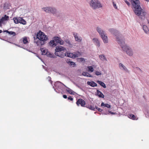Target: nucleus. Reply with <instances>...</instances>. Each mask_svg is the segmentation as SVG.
Masks as SVG:
<instances>
[{
    "label": "nucleus",
    "instance_id": "1",
    "mask_svg": "<svg viewBox=\"0 0 149 149\" xmlns=\"http://www.w3.org/2000/svg\"><path fill=\"white\" fill-rule=\"evenodd\" d=\"M131 2L134 8V12L135 14L139 16L142 19L145 18V16L146 13L142 9L140 5L139 1L138 0H131Z\"/></svg>",
    "mask_w": 149,
    "mask_h": 149
},
{
    "label": "nucleus",
    "instance_id": "2",
    "mask_svg": "<svg viewBox=\"0 0 149 149\" xmlns=\"http://www.w3.org/2000/svg\"><path fill=\"white\" fill-rule=\"evenodd\" d=\"M118 42L119 44L123 50L125 51L126 53L129 56L133 55V53L131 49L125 45V42L123 39H120L119 37H116Z\"/></svg>",
    "mask_w": 149,
    "mask_h": 149
},
{
    "label": "nucleus",
    "instance_id": "3",
    "mask_svg": "<svg viewBox=\"0 0 149 149\" xmlns=\"http://www.w3.org/2000/svg\"><path fill=\"white\" fill-rule=\"evenodd\" d=\"M42 9V10L47 13H51L57 17L60 16V13L54 7L48 6L43 7Z\"/></svg>",
    "mask_w": 149,
    "mask_h": 149
},
{
    "label": "nucleus",
    "instance_id": "4",
    "mask_svg": "<svg viewBox=\"0 0 149 149\" xmlns=\"http://www.w3.org/2000/svg\"><path fill=\"white\" fill-rule=\"evenodd\" d=\"M58 43L60 45H63L64 41L61 38L58 37H54L53 39L51 40L49 42V45L52 47L56 46Z\"/></svg>",
    "mask_w": 149,
    "mask_h": 149
},
{
    "label": "nucleus",
    "instance_id": "5",
    "mask_svg": "<svg viewBox=\"0 0 149 149\" xmlns=\"http://www.w3.org/2000/svg\"><path fill=\"white\" fill-rule=\"evenodd\" d=\"M89 4L90 6L94 9L102 7L101 4L98 0H91Z\"/></svg>",
    "mask_w": 149,
    "mask_h": 149
},
{
    "label": "nucleus",
    "instance_id": "6",
    "mask_svg": "<svg viewBox=\"0 0 149 149\" xmlns=\"http://www.w3.org/2000/svg\"><path fill=\"white\" fill-rule=\"evenodd\" d=\"M36 38V39L42 40L45 41L48 40L47 36L45 35L44 33L40 31L37 33Z\"/></svg>",
    "mask_w": 149,
    "mask_h": 149
},
{
    "label": "nucleus",
    "instance_id": "7",
    "mask_svg": "<svg viewBox=\"0 0 149 149\" xmlns=\"http://www.w3.org/2000/svg\"><path fill=\"white\" fill-rule=\"evenodd\" d=\"M54 85L56 88L61 90L63 89V86H65L64 84L59 81H57L55 82Z\"/></svg>",
    "mask_w": 149,
    "mask_h": 149
},
{
    "label": "nucleus",
    "instance_id": "8",
    "mask_svg": "<svg viewBox=\"0 0 149 149\" xmlns=\"http://www.w3.org/2000/svg\"><path fill=\"white\" fill-rule=\"evenodd\" d=\"M33 38L34 40V42L37 44L38 46L41 47L45 44V41L39 39H38L37 41H36V40L37 39H36V37L34 36Z\"/></svg>",
    "mask_w": 149,
    "mask_h": 149
},
{
    "label": "nucleus",
    "instance_id": "9",
    "mask_svg": "<svg viewBox=\"0 0 149 149\" xmlns=\"http://www.w3.org/2000/svg\"><path fill=\"white\" fill-rule=\"evenodd\" d=\"M76 104L78 106L80 105L82 107H85L86 102L83 99H79L77 101Z\"/></svg>",
    "mask_w": 149,
    "mask_h": 149
},
{
    "label": "nucleus",
    "instance_id": "10",
    "mask_svg": "<svg viewBox=\"0 0 149 149\" xmlns=\"http://www.w3.org/2000/svg\"><path fill=\"white\" fill-rule=\"evenodd\" d=\"M65 55L68 57L74 58H76L78 57V55L77 54H74L73 53L69 52H66L65 53Z\"/></svg>",
    "mask_w": 149,
    "mask_h": 149
},
{
    "label": "nucleus",
    "instance_id": "11",
    "mask_svg": "<svg viewBox=\"0 0 149 149\" xmlns=\"http://www.w3.org/2000/svg\"><path fill=\"white\" fill-rule=\"evenodd\" d=\"M73 35L76 41L79 42H81L82 40V38L80 37H78L77 33H73Z\"/></svg>",
    "mask_w": 149,
    "mask_h": 149
},
{
    "label": "nucleus",
    "instance_id": "12",
    "mask_svg": "<svg viewBox=\"0 0 149 149\" xmlns=\"http://www.w3.org/2000/svg\"><path fill=\"white\" fill-rule=\"evenodd\" d=\"M96 30L100 34V36H102V35L105 33V31L99 27H97Z\"/></svg>",
    "mask_w": 149,
    "mask_h": 149
},
{
    "label": "nucleus",
    "instance_id": "13",
    "mask_svg": "<svg viewBox=\"0 0 149 149\" xmlns=\"http://www.w3.org/2000/svg\"><path fill=\"white\" fill-rule=\"evenodd\" d=\"M93 41L97 47H99L100 45V42L98 39L97 38H94Z\"/></svg>",
    "mask_w": 149,
    "mask_h": 149
},
{
    "label": "nucleus",
    "instance_id": "14",
    "mask_svg": "<svg viewBox=\"0 0 149 149\" xmlns=\"http://www.w3.org/2000/svg\"><path fill=\"white\" fill-rule=\"evenodd\" d=\"M65 48L61 46H57L56 47L55 51L56 52H60L61 51H63L65 50Z\"/></svg>",
    "mask_w": 149,
    "mask_h": 149
},
{
    "label": "nucleus",
    "instance_id": "15",
    "mask_svg": "<svg viewBox=\"0 0 149 149\" xmlns=\"http://www.w3.org/2000/svg\"><path fill=\"white\" fill-rule=\"evenodd\" d=\"M66 62L70 66L72 67H74L76 65L74 62L71 61L70 59H67L66 60Z\"/></svg>",
    "mask_w": 149,
    "mask_h": 149
},
{
    "label": "nucleus",
    "instance_id": "16",
    "mask_svg": "<svg viewBox=\"0 0 149 149\" xmlns=\"http://www.w3.org/2000/svg\"><path fill=\"white\" fill-rule=\"evenodd\" d=\"M9 17L7 15H5L4 17H2V18L0 19V20L3 23L4 22L7 21L9 19Z\"/></svg>",
    "mask_w": 149,
    "mask_h": 149
},
{
    "label": "nucleus",
    "instance_id": "17",
    "mask_svg": "<svg viewBox=\"0 0 149 149\" xmlns=\"http://www.w3.org/2000/svg\"><path fill=\"white\" fill-rule=\"evenodd\" d=\"M102 36H100V37L102 39L104 43H107L108 42L107 37V36H106V34L105 33V34L102 35Z\"/></svg>",
    "mask_w": 149,
    "mask_h": 149
},
{
    "label": "nucleus",
    "instance_id": "18",
    "mask_svg": "<svg viewBox=\"0 0 149 149\" xmlns=\"http://www.w3.org/2000/svg\"><path fill=\"white\" fill-rule=\"evenodd\" d=\"M87 84L92 87H95L97 86V84L93 81H88Z\"/></svg>",
    "mask_w": 149,
    "mask_h": 149
},
{
    "label": "nucleus",
    "instance_id": "19",
    "mask_svg": "<svg viewBox=\"0 0 149 149\" xmlns=\"http://www.w3.org/2000/svg\"><path fill=\"white\" fill-rule=\"evenodd\" d=\"M19 23L22 24L24 25L26 24V22L25 20L22 17H19Z\"/></svg>",
    "mask_w": 149,
    "mask_h": 149
},
{
    "label": "nucleus",
    "instance_id": "20",
    "mask_svg": "<svg viewBox=\"0 0 149 149\" xmlns=\"http://www.w3.org/2000/svg\"><path fill=\"white\" fill-rule=\"evenodd\" d=\"M82 75L84 76L92 77L93 76L88 72H83L82 73Z\"/></svg>",
    "mask_w": 149,
    "mask_h": 149
},
{
    "label": "nucleus",
    "instance_id": "21",
    "mask_svg": "<svg viewBox=\"0 0 149 149\" xmlns=\"http://www.w3.org/2000/svg\"><path fill=\"white\" fill-rule=\"evenodd\" d=\"M101 106L102 107L104 108V107H107L108 108H110L111 105L107 104H104L103 102L101 103Z\"/></svg>",
    "mask_w": 149,
    "mask_h": 149
},
{
    "label": "nucleus",
    "instance_id": "22",
    "mask_svg": "<svg viewBox=\"0 0 149 149\" xmlns=\"http://www.w3.org/2000/svg\"><path fill=\"white\" fill-rule=\"evenodd\" d=\"M97 95L99 97L103 98L104 97V95L101 91L98 90H97Z\"/></svg>",
    "mask_w": 149,
    "mask_h": 149
},
{
    "label": "nucleus",
    "instance_id": "23",
    "mask_svg": "<svg viewBox=\"0 0 149 149\" xmlns=\"http://www.w3.org/2000/svg\"><path fill=\"white\" fill-rule=\"evenodd\" d=\"M119 66L121 69L124 70L126 71H128L127 68L122 63H120L119 64Z\"/></svg>",
    "mask_w": 149,
    "mask_h": 149
},
{
    "label": "nucleus",
    "instance_id": "24",
    "mask_svg": "<svg viewBox=\"0 0 149 149\" xmlns=\"http://www.w3.org/2000/svg\"><path fill=\"white\" fill-rule=\"evenodd\" d=\"M97 82L100 85L103 87L104 88H105L106 87L105 84L102 81H101L98 80L97 81Z\"/></svg>",
    "mask_w": 149,
    "mask_h": 149
},
{
    "label": "nucleus",
    "instance_id": "25",
    "mask_svg": "<svg viewBox=\"0 0 149 149\" xmlns=\"http://www.w3.org/2000/svg\"><path fill=\"white\" fill-rule=\"evenodd\" d=\"M46 55L47 56L51 58H56V56L54 54H52L49 52H47Z\"/></svg>",
    "mask_w": 149,
    "mask_h": 149
},
{
    "label": "nucleus",
    "instance_id": "26",
    "mask_svg": "<svg viewBox=\"0 0 149 149\" xmlns=\"http://www.w3.org/2000/svg\"><path fill=\"white\" fill-rule=\"evenodd\" d=\"M143 28L146 33H147L148 32L149 29L146 25H143Z\"/></svg>",
    "mask_w": 149,
    "mask_h": 149
},
{
    "label": "nucleus",
    "instance_id": "27",
    "mask_svg": "<svg viewBox=\"0 0 149 149\" xmlns=\"http://www.w3.org/2000/svg\"><path fill=\"white\" fill-rule=\"evenodd\" d=\"M66 90L70 94L72 95H74L75 93L72 90L68 88H67V89H66Z\"/></svg>",
    "mask_w": 149,
    "mask_h": 149
},
{
    "label": "nucleus",
    "instance_id": "28",
    "mask_svg": "<svg viewBox=\"0 0 149 149\" xmlns=\"http://www.w3.org/2000/svg\"><path fill=\"white\" fill-rule=\"evenodd\" d=\"M99 57L103 61H107L105 56L103 54L99 55Z\"/></svg>",
    "mask_w": 149,
    "mask_h": 149
},
{
    "label": "nucleus",
    "instance_id": "29",
    "mask_svg": "<svg viewBox=\"0 0 149 149\" xmlns=\"http://www.w3.org/2000/svg\"><path fill=\"white\" fill-rule=\"evenodd\" d=\"M129 118L132 119L133 120H136V116L134 114H133L132 113L130 114H129Z\"/></svg>",
    "mask_w": 149,
    "mask_h": 149
},
{
    "label": "nucleus",
    "instance_id": "30",
    "mask_svg": "<svg viewBox=\"0 0 149 149\" xmlns=\"http://www.w3.org/2000/svg\"><path fill=\"white\" fill-rule=\"evenodd\" d=\"M19 17H14L13 18V19L14 21V22L15 24H18L19 23Z\"/></svg>",
    "mask_w": 149,
    "mask_h": 149
},
{
    "label": "nucleus",
    "instance_id": "31",
    "mask_svg": "<svg viewBox=\"0 0 149 149\" xmlns=\"http://www.w3.org/2000/svg\"><path fill=\"white\" fill-rule=\"evenodd\" d=\"M85 107H86L87 108H88L91 110H93V111H95V109L94 108L93 106H92V105H87V106H85Z\"/></svg>",
    "mask_w": 149,
    "mask_h": 149
},
{
    "label": "nucleus",
    "instance_id": "32",
    "mask_svg": "<svg viewBox=\"0 0 149 149\" xmlns=\"http://www.w3.org/2000/svg\"><path fill=\"white\" fill-rule=\"evenodd\" d=\"M40 49L42 52V55H45L47 54V52H46V51L45 49L43 48H41Z\"/></svg>",
    "mask_w": 149,
    "mask_h": 149
},
{
    "label": "nucleus",
    "instance_id": "33",
    "mask_svg": "<svg viewBox=\"0 0 149 149\" xmlns=\"http://www.w3.org/2000/svg\"><path fill=\"white\" fill-rule=\"evenodd\" d=\"M23 42L24 44H26L28 43L27 38L26 37H24L23 38Z\"/></svg>",
    "mask_w": 149,
    "mask_h": 149
},
{
    "label": "nucleus",
    "instance_id": "34",
    "mask_svg": "<svg viewBox=\"0 0 149 149\" xmlns=\"http://www.w3.org/2000/svg\"><path fill=\"white\" fill-rule=\"evenodd\" d=\"M88 71L92 72L93 71L94 69L93 67L92 66H89L88 67Z\"/></svg>",
    "mask_w": 149,
    "mask_h": 149
},
{
    "label": "nucleus",
    "instance_id": "35",
    "mask_svg": "<svg viewBox=\"0 0 149 149\" xmlns=\"http://www.w3.org/2000/svg\"><path fill=\"white\" fill-rule=\"evenodd\" d=\"M65 41L68 44V45L71 46L72 45V44L71 43L69 39H66L65 40Z\"/></svg>",
    "mask_w": 149,
    "mask_h": 149
},
{
    "label": "nucleus",
    "instance_id": "36",
    "mask_svg": "<svg viewBox=\"0 0 149 149\" xmlns=\"http://www.w3.org/2000/svg\"><path fill=\"white\" fill-rule=\"evenodd\" d=\"M65 56V54H64L63 53H62V52H59L58 56L61 58H63Z\"/></svg>",
    "mask_w": 149,
    "mask_h": 149
},
{
    "label": "nucleus",
    "instance_id": "37",
    "mask_svg": "<svg viewBox=\"0 0 149 149\" xmlns=\"http://www.w3.org/2000/svg\"><path fill=\"white\" fill-rule=\"evenodd\" d=\"M8 34L10 35H13V36H15L16 35V33L15 32L12 31H9Z\"/></svg>",
    "mask_w": 149,
    "mask_h": 149
},
{
    "label": "nucleus",
    "instance_id": "38",
    "mask_svg": "<svg viewBox=\"0 0 149 149\" xmlns=\"http://www.w3.org/2000/svg\"><path fill=\"white\" fill-rule=\"evenodd\" d=\"M95 74L97 76H98L100 75H101V72H99L98 71H96L95 72Z\"/></svg>",
    "mask_w": 149,
    "mask_h": 149
},
{
    "label": "nucleus",
    "instance_id": "39",
    "mask_svg": "<svg viewBox=\"0 0 149 149\" xmlns=\"http://www.w3.org/2000/svg\"><path fill=\"white\" fill-rule=\"evenodd\" d=\"M53 88H54V90L56 92L58 93H60V91L59 90V89L58 88H54V86H53Z\"/></svg>",
    "mask_w": 149,
    "mask_h": 149
},
{
    "label": "nucleus",
    "instance_id": "40",
    "mask_svg": "<svg viewBox=\"0 0 149 149\" xmlns=\"http://www.w3.org/2000/svg\"><path fill=\"white\" fill-rule=\"evenodd\" d=\"M47 79H48V80L49 81L51 84L52 85V81L51 80V78L49 76L48 77H47Z\"/></svg>",
    "mask_w": 149,
    "mask_h": 149
},
{
    "label": "nucleus",
    "instance_id": "41",
    "mask_svg": "<svg viewBox=\"0 0 149 149\" xmlns=\"http://www.w3.org/2000/svg\"><path fill=\"white\" fill-rule=\"evenodd\" d=\"M113 4L114 8L116 9H118L116 4L114 2H113Z\"/></svg>",
    "mask_w": 149,
    "mask_h": 149
},
{
    "label": "nucleus",
    "instance_id": "42",
    "mask_svg": "<svg viewBox=\"0 0 149 149\" xmlns=\"http://www.w3.org/2000/svg\"><path fill=\"white\" fill-rule=\"evenodd\" d=\"M68 100H70L71 101H72L73 100V98L71 96H69L68 97Z\"/></svg>",
    "mask_w": 149,
    "mask_h": 149
},
{
    "label": "nucleus",
    "instance_id": "43",
    "mask_svg": "<svg viewBox=\"0 0 149 149\" xmlns=\"http://www.w3.org/2000/svg\"><path fill=\"white\" fill-rule=\"evenodd\" d=\"M125 1L128 6H130V3L127 0H125Z\"/></svg>",
    "mask_w": 149,
    "mask_h": 149
},
{
    "label": "nucleus",
    "instance_id": "44",
    "mask_svg": "<svg viewBox=\"0 0 149 149\" xmlns=\"http://www.w3.org/2000/svg\"><path fill=\"white\" fill-rule=\"evenodd\" d=\"M15 45L19 47H21V48H22L25 49V48L23 47V46H20V45H17L16 44H15Z\"/></svg>",
    "mask_w": 149,
    "mask_h": 149
},
{
    "label": "nucleus",
    "instance_id": "45",
    "mask_svg": "<svg viewBox=\"0 0 149 149\" xmlns=\"http://www.w3.org/2000/svg\"><path fill=\"white\" fill-rule=\"evenodd\" d=\"M59 52H56V51H55V54L58 56V54H59Z\"/></svg>",
    "mask_w": 149,
    "mask_h": 149
},
{
    "label": "nucleus",
    "instance_id": "46",
    "mask_svg": "<svg viewBox=\"0 0 149 149\" xmlns=\"http://www.w3.org/2000/svg\"><path fill=\"white\" fill-rule=\"evenodd\" d=\"M63 97L65 99H66L67 98V96L65 95H63Z\"/></svg>",
    "mask_w": 149,
    "mask_h": 149
},
{
    "label": "nucleus",
    "instance_id": "47",
    "mask_svg": "<svg viewBox=\"0 0 149 149\" xmlns=\"http://www.w3.org/2000/svg\"><path fill=\"white\" fill-rule=\"evenodd\" d=\"M97 110L99 111H100V112H101L102 111V109H101L99 108Z\"/></svg>",
    "mask_w": 149,
    "mask_h": 149
},
{
    "label": "nucleus",
    "instance_id": "48",
    "mask_svg": "<svg viewBox=\"0 0 149 149\" xmlns=\"http://www.w3.org/2000/svg\"><path fill=\"white\" fill-rule=\"evenodd\" d=\"M3 32H6L8 33H9V31H8V30H5V31H3Z\"/></svg>",
    "mask_w": 149,
    "mask_h": 149
},
{
    "label": "nucleus",
    "instance_id": "49",
    "mask_svg": "<svg viewBox=\"0 0 149 149\" xmlns=\"http://www.w3.org/2000/svg\"><path fill=\"white\" fill-rule=\"evenodd\" d=\"M2 22L1 21V20H0V26H2Z\"/></svg>",
    "mask_w": 149,
    "mask_h": 149
},
{
    "label": "nucleus",
    "instance_id": "50",
    "mask_svg": "<svg viewBox=\"0 0 149 149\" xmlns=\"http://www.w3.org/2000/svg\"><path fill=\"white\" fill-rule=\"evenodd\" d=\"M37 57L39 58L41 60V61H42V59L38 56L37 55Z\"/></svg>",
    "mask_w": 149,
    "mask_h": 149
},
{
    "label": "nucleus",
    "instance_id": "51",
    "mask_svg": "<svg viewBox=\"0 0 149 149\" xmlns=\"http://www.w3.org/2000/svg\"><path fill=\"white\" fill-rule=\"evenodd\" d=\"M95 108L96 109H97V110L98 109V107H97V106H95Z\"/></svg>",
    "mask_w": 149,
    "mask_h": 149
},
{
    "label": "nucleus",
    "instance_id": "52",
    "mask_svg": "<svg viewBox=\"0 0 149 149\" xmlns=\"http://www.w3.org/2000/svg\"><path fill=\"white\" fill-rule=\"evenodd\" d=\"M109 113H110L111 114H112V111H109Z\"/></svg>",
    "mask_w": 149,
    "mask_h": 149
},
{
    "label": "nucleus",
    "instance_id": "53",
    "mask_svg": "<svg viewBox=\"0 0 149 149\" xmlns=\"http://www.w3.org/2000/svg\"><path fill=\"white\" fill-rule=\"evenodd\" d=\"M2 32V31L1 30H0V33H1Z\"/></svg>",
    "mask_w": 149,
    "mask_h": 149
},
{
    "label": "nucleus",
    "instance_id": "54",
    "mask_svg": "<svg viewBox=\"0 0 149 149\" xmlns=\"http://www.w3.org/2000/svg\"><path fill=\"white\" fill-rule=\"evenodd\" d=\"M0 39L2 40H5L4 39H2V38H0ZM6 41V40H5Z\"/></svg>",
    "mask_w": 149,
    "mask_h": 149
},
{
    "label": "nucleus",
    "instance_id": "55",
    "mask_svg": "<svg viewBox=\"0 0 149 149\" xmlns=\"http://www.w3.org/2000/svg\"><path fill=\"white\" fill-rule=\"evenodd\" d=\"M148 24L149 25V20L148 21Z\"/></svg>",
    "mask_w": 149,
    "mask_h": 149
},
{
    "label": "nucleus",
    "instance_id": "56",
    "mask_svg": "<svg viewBox=\"0 0 149 149\" xmlns=\"http://www.w3.org/2000/svg\"><path fill=\"white\" fill-rule=\"evenodd\" d=\"M107 114H109V113H104V114H106V115Z\"/></svg>",
    "mask_w": 149,
    "mask_h": 149
},
{
    "label": "nucleus",
    "instance_id": "57",
    "mask_svg": "<svg viewBox=\"0 0 149 149\" xmlns=\"http://www.w3.org/2000/svg\"><path fill=\"white\" fill-rule=\"evenodd\" d=\"M81 59H82V60H84V59L83 58H81Z\"/></svg>",
    "mask_w": 149,
    "mask_h": 149
},
{
    "label": "nucleus",
    "instance_id": "58",
    "mask_svg": "<svg viewBox=\"0 0 149 149\" xmlns=\"http://www.w3.org/2000/svg\"><path fill=\"white\" fill-rule=\"evenodd\" d=\"M42 66H43V68L44 69V65H42Z\"/></svg>",
    "mask_w": 149,
    "mask_h": 149
},
{
    "label": "nucleus",
    "instance_id": "59",
    "mask_svg": "<svg viewBox=\"0 0 149 149\" xmlns=\"http://www.w3.org/2000/svg\"><path fill=\"white\" fill-rule=\"evenodd\" d=\"M112 114H114L113 112H112Z\"/></svg>",
    "mask_w": 149,
    "mask_h": 149
},
{
    "label": "nucleus",
    "instance_id": "60",
    "mask_svg": "<svg viewBox=\"0 0 149 149\" xmlns=\"http://www.w3.org/2000/svg\"><path fill=\"white\" fill-rule=\"evenodd\" d=\"M7 42H9V41H7Z\"/></svg>",
    "mask_w": 149,
    "mask_h": 149
},
{
    "label": "nucleus",
    "instance_id": "61",
    "mask_svg": "<svg viewBox=\"0 0 149 149\" xmlns=\"http://www.w3.org/2000/svg\"><path fill=\"white\" fill-rule=\"evenodd\" d=\"M7 42H9V41H7Z\"/></svg>",
    "mask_w": 149,
    "mask_h": 149
},
{
    "label": "nucleus",
    "instance_id": "62",
    "mask_svg": "<svg viewBox=\"0 0 149 149\" xmlns=\"http://www.w3.org/2000/svg\"><path fill=\"white\" fill-rule=\"evenodd\" d=\"M7 42H9V41H7Z\"/></svg>",
    "mask_w": 149,
    "mask_h": 149
},
{
    "label": "nucleus",
    "instance_id": "63",
    "mask_svg": "<svg viewBox=\"0 0 149 149\" xmlns=\"http://www.w3.org/2000/svg\"><path fill=\"white\" fill-rule=\"evenodd\" d=\"M45 70L47 71V70L46 69H45Z\"/></svg>",
    "mask_w": 149,
    "mask_h": 149
},
{
    "label": "nucleus",
    "instance_id": "64",
    "mask_svg": "<svg viewBox=\"0 0 149 149\" xmlns=\"http://www.w3.org/2000/svg\"><path fill=\"white\" fill-rule=\"evenodd\" d=\"M9 42L10 43H12L11 42Z\"/></svg>",
    "mask_w": 149,
    "mask_h": 149
}]
</instances>
